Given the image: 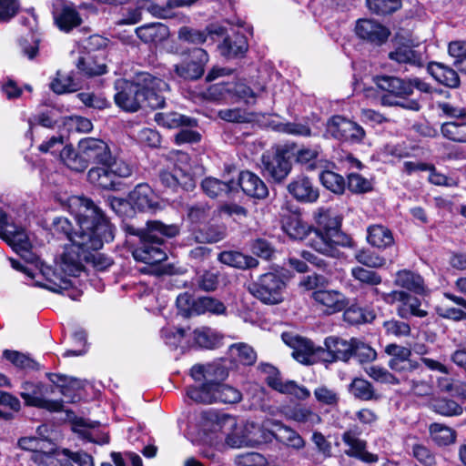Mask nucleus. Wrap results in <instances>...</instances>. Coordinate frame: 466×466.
Masks as SVG:
<instances>
[{
  "instance_id": "nucleus-13",
  "label": "nucleus",
  "mask_w": 466,
  "mask_h": 466,
  "mask_svg": "<svg viewBox=\"0 0 466 466\" xmlns=\"http://www.w3.org/2000/svg\"><path fill=\"white\" fill-rule=\"evenodd\" d=\"M377 86L396 96H405L412 94L413 89L429 93L431 86L420 78L401 79L396 76H383L376 79Z\"/></svg>"
},
{
  "instance_id": "nucleus-41",
  "label": "nucleus",
  "mask_w": 466,
  "mask_h": 466,
  "mask_svg": "<svg viewBox=\"0 0 466 466\" xmlns=\"http://www.w3.org/2000/svg\"><path fill=\"white\" fill-rule=\"evenodd\" d=\"M397 312L401 319H408L410 316L425 318L428 315V310L422 308L420 299L409 293L407 298H405L404 303L399 305Z\"/></svg>"
},
{
  "instance_id": "nucleus-1",
  "label": "nucleus",
  "mask_w": 466,
  "mask_h": 466,
  "mask_svg": "<svg viewBox=\"0 0 466 466\" xmlns=\"http://www.w3.org/2000/svg\"><path fill=\"white\" fill-rule=\"evenodd\" d=\"M68 211L74 216L77 230L74 232L71 222L66 218H56L53 221L54 229L65 234L71 244L66 246L61 256L59 270L45 265L30 252L31 243L27 233L22 227L9 222L7 215L0 209V238L25 259L35 263L39 273L46 279L45 283L37 284L51 291L66 292L76 299L78 292L71 289L72 282L67 277L77 276L84 269L85 262H93L101 268L109 267L112 261L105 258L101 266L97 260L100 254L93 251L100 249L105 242L114 239V228L101 210L89 198L72 196L67 199Z\"/></svg>"
},
{
  "instance_id": "nucleus-59",
  "label": "nucleus",
  "mask_w": 466,
  "mask_h": 466,
  "mask_svg": "<svg viewBox=\"0 0 466 466\" xmlns=\"http://www.w3.org/2000/svg\"><path fill=\"white\" fill-rule=\"evenodd\" d=\"M365 372L374 380L380 383L400 384V381L383 367L370 365L365 368Z\"/></svg>"
},
{
  "instance_id": "nucleus-53",
  "label": "nucleus",
  "mask_w": 466,
  "mask_h": 466,
  "mask_svg": "<svg viewBox=\"0 0 466 466\" xmlns=\"http://www.w3.org/2000/svg\"><path fill=\"white\" fill-rule=\"evenodd\" d=\"M442 135L452 141L466 143V122H447L441 126Z\"/></svg>"
},
{
  "instance_id": "nucleus-30",
  "label": "nucleus",
  "mask_w": 466,
  "mask_h": 466,
  "mask_svg": "<svg viewBox=\"0 0 466 466\" xmlns=\"http://www.w3.org/2000/svg\"><path fill=\"white\" fill-rule=\"evenodd\" d=\"M325 346L330 361H348L352 357V339L346 340L337 337H329L325 339Z\"/></svg>"
},
{
  "instance_id": "nucleus-22",
  "label": "nucleus",
  "mask_w": 466,
  "mask_h": 466,
  "mask_svg": "<svg viewBox=\"0 0 466 466\" xmlns=\"http://www.w3.org/2000/svg\"><path fill=\"white\" fill-rule=\"evenodd\" d=\"M262 164L265 175L277 182L285 179L291 170L290 162L280 151H278L273 156L263 155Z\"/></svg>"
},
{
  "instance_id": "nucleus-42",
  "label": "nucleus",
  "mask_w": 466,
  "mask_h": 466,
  "mask_svg": "<svg viewBox=\"0 0 466 466\" xmlns=\"http://www.w3.org/2000/svg\"><path fill=\"white\" fill-rule=\"evenodd\" d=\"M68 451L52 450L51 451H40L32 455V460L44 466H66Z\"/></svg>"
},
{
  "instance_id": "nucleus-58",
  "label": "nucleus",
  "mask_w": 466,
  "mask_h": 466,
  "mask_svg": "<svg viewBox=\"0 0 466 466\" xmlns=\"http://www.w3.org/2000/svg\"><path fill=\"white\" fill-rule=\"evenodd\" d=\"M435 412L443 416H458L463 411V408L456 401L450 399H441L432 404Z\"/></svg>"
},
{
  "instance_id": "nucleus-9",
  "label": "nucleus",
  "mask_w": 466,
  "mask_h": 466,
  "mask_svg": "<svg viewBox=\"0 0 466 466\" xmlns=\"http://www.w3.org/2000/svg\"><path fill=\"white\" fill-rule=\"evenodd\" d=\"M140 81L136 76L134 81L117 79L115 83V102L118 107L127 112H137L144 104Z\"/></svg>"
},
{
  "instance_id": "nucleus-44",
  "label": "nucleus",
  "mask_w": 466,
  "mask_h": 466,
  "mask_svg": "<svg viewBox=\"0 0 466 466\" xmlns=\"http://www.w3.org/2000/svg\"><path fill=\"white\" fill-rule=\"evenodd\" d=\"M155 120L159 126L167 128H177L181 126L193 127L197 125L196 120L177 112L157 113L155 115Z\"/></svg>"
},
{
  "instance_id": "nucleus-54",
  "label": "nucleus",
  "mask_w": 466,
  "mask_h": 466,
  "mask_svg": "<svg viewBox=\"0 0 466 466\" xmlns=\"http://www.w3.org/2000/svg\"><path fill=\"white\" fill-rule=\"evenodd\" d=\"M343 318L346 322L357 325L371 321L375 315L372 311L364 310L358 306H351L345 309Z\"/></svg>"
},
{
  "instance_id": "nucleus-49",
  "label": "nucleus",
  "mask_w": 466,
  "mask_h": 466,
  "mask_svg": "<svg viewBox=\"0 0 466 466\" xmlns=\"http://www.w3.org/2000/svg\"><path fill=\"white\" fill-rule=\"evenodd\" d=\"M87 177L92 184L99 187L111 189L115 187L114 177L109 167L106 166L91 168Z\"/></svg>"
},
{
  "instance_id": "nucleus-60",
  "label": "nucleus",
  "mask_w": 466,
  "mask_h": 466,
  "mask_svg": "<svg viewBox=\"0 0 466 466\" xmlns=\"http://www.w3.org/2000/svg\"><path fill=\"white\" fill-rule=\"evenodd\" d=\"M355 259L360 263L369 268H381L385 265L386 260L384 258L377 255L369 249L358 250L354 255Z\"/></svg>"
},
{
  "instance_id": "nucleus-2",
  "label": "nucleus",
  "mask_w": 466,
  "mask_h": 466,
  "mask_svg": "<svg viewBox=\"0 0 466 466\" xmlns=\"http://www.w3.org/2000/svg\"><path fill=\"white\" fill-rule=\"evenodd\" d=\"M127 232L140 239L139 246L132 252L134 258L146 264H157L167 258L163 238L176 237L179 228L175 224L167 225L159 220H150L147 222L145 228L127 226Z\"/></svg>"
},
{
  "instance_id": "nucleus-43",
  "label": "nucleus",
  "mask_w": 466,
  "mask_h": 466,
  "mask_svg": "<svg viewBox=\"0 0 466 466\" xmlns=\"http://www.w3.org/2000/svg\"><path fill=\"white\" fill-rule=\"evenodd\" d=\"M218 259L223 264L238 268H255L258 264L256 258L237 251H223Z\"/></svg>"
},
{
  "instance_id": "nucleus-23",
  "label": "nucleus",
  "mask_w": 466,
  "mask_h": 466,
  "mask_svg": "<svg viewBox=\"0 0 466 466\" xmlns=\"http://www.w3.org/2000/svg\"><path fill=\"white\" fill-rule=\"evenodd\" d=\"M356 35L375 45L383 44L390 35V31L372 19H359L355 26Z\"/></svg>"
},
{
  "instance_id": "nucleus-8",
  "label": "nucleus",
  "mask_w": 466,
  "mask_h": 466,
  "mask_svg": "<svg viewBox=\"0 0 466 466\" xmlns=\"http://www.w3.org/2000/svg\"><path fill=\"white\" fill-rule=\"evenodd\" d=\"M187 395L196 402L200 403H237L242 395L238 390L227 384H219L210 390L208 386L189 387Z\"/></svg>"
},
{
  "instance_id": "nucleus-31",
  "label": "nucleus",
  "mask_w": 466,
  "mask_h": 466,
  "mask_svg": "<svg viewBox=\"0 0 466 466\" xmlns=\"http://www.w3.org/2000/svg\"><path fill=\"white\" fill-rule=\"evenodd\" d=\"M404 382L407 383L410 391L416 396L426 397L433 393L432 378L422 370L417 373H410V377H407Z\"/></svg>"
},
{
  "instance_id": "nucleus-19",
  "label": "nucleus",
  "mask_w": 466,
  "mask_h": 466,
  "mask_svg": "<svg viewBox=\"0 0 466 466\" xmlns=\"http://www.w3.org/2000/svg\"><path fill=\"white\" fill-rule=\"evenodd\" d=\"M342 441L349 447L345 453L366 463L377 462L379 458L376 454L369 452L367 442L359 437V433L352 429L347 430L342 434Z\"/></svg>"
},
{
  "instance_id": "nucleus-10",
  "label": "nucleus",
  "mask_w": 466,
  "mask_h": 466,
  "mask_svg": "<svg viewBox=\"0 0 466 466\" xmlns=\"http://www.w3.org/2000/svg\"><path fill=\"white\" fill-rule=\"evenodd\" d=\"M143 92L144 103L150 108L157 109L165 105V93L169 91V86L162 79L152 75L141 72L137 74Z\"/></svg>"
},
{
  "instance_id": "nucleus-33",
  "label": "nucleus",
  "mask_w": 466,
  "mask_h": 466,
  "mask_svg": "<svg viewBox=\"0 0 466 466\" xmlns=\"http://www.w3.org/2000/svg\"><path fill=\"white\" fill-rule=\"evenodd\" d=\"M287 419L306 427H314L321 422V417L311 408L296 405L288 409L285 412Z\"/></svg>"
},
{
  "instance_id": "nucleus-29",
  "label": "nucleus",
  "mask_w": 466,
  "mask_h": 466,
  "mask_svg": "<svg viewBox=\"0 0 466 466\" xmlns=\"http://www.w3.org/2000/svg\"><path fill=\"white\" fill-rule=\"evenodd\" d=\"M389 57L399 64H408L418 67H421L426 64V57L423 52L407 45L397 47L389 54Z\"/></svg>"
},
{
  "instance_id": "nucleus-4",
  "label": "nucleus",
  "mask_w": 466,
  "mask_h": 466,
  "mask_svg": "<svg viewBox=\"0 0 466 466\" xmlns=\"http://www.w3.org/2000/svg\"><path fill=\"white\" fill-rule=\"evenodd\" d=\"M285 289V276L280 272L265 273L249 286V291L255 298L269 305L279 304L283 300Z\"/></svg>"
},
{
  "instance_id": "nucleus-56",
  "label": "nucleus",
  "mask_w": 466,
  "mask_h": 466,
  "mask_svg": "<svg viewBox=\"0 0 466 466\" xmlns=\"http://www.w3.org/2000/svg\"><path fill=\"white\" fill-rule=\"evenodd\" d=\"M228 377V370L218 363L207 365L206 382L201 386H208L210 390L220 384Z\"/></svg>"
},
{
  "instance_id": "nucleus-64",
  "label": "nucleus",
  "mask_w": 466,
  "mask_h": 466,
  "mask_svg": "<svg viewBox=\"0 0 466 466\" xmlns=\"http://www.w3.org/2000/svg\"><path fill=\"white\" fill-rule=\"evenodd\" d=\"M348 188L352 193H366L372 189V183L361 175L352 172L348 175Z\"/></svg>"
},
{
  "instance_id": "nucleus-32",
  "label": "nucleus",
  "mask_w": 466,
  "mask_h": 466,
  "mask_svg": "<svg viewBox=\"0 0 466 466\" xmlns=\"http://www.w3.org/2000/svg\"><path fill=\"white\" fill-rule=\"evenodd\" d=\"M394 284L419 295L427 292L423 279L419 274L407 269L399 270L396 273Z\"/></svg>"
},
{
  "instance_id": "nucleus-24",
  "label": "nucleus",
  "mask_w": 466,
  "mask_h": 466,
  "mask_svg": "<svg viewBox=\"0 0 466 466\" xmlns=\"http://www.w3.org/2000/svg\"><path fill=\"white\" fill-rule=\"evenodd\" d=\"M295 162L307 170H315L326 167L327 160L324 158L322 148L319 145L301 147L293 154Z\"/></svg>"
},
{
  "instance_id": "nucleus-37",
  "label": "nucleus",
  "mask_w": 466,
  "mask_h": 466,
  "mask_svg": "<svg viewBox=\"0 0 466 466\" xmlns=\"http://www.w3.org/2000/svg\"><path fill=\"white\" fill-rule=\"evenodd\" d=\"M428 71L438 82L449 87H457L460 84L457 72L441 63H431Z\"/></svg>"
},
{
  "instance_id": "nucleus-16",
  "label": "nucleus",
  "mask_w": 466,
  "mask_h": 466,
  "mask_svg": "<svg viewBox=\"0 0 466 466\" xmlns=\"http://www.w3.org/2000/svg\"><path fill=\"white\" fill-rule=\"evenodd\" d=\"M78 149L82 152L87 166L89 163H97L104 166L111 162V150L108 145L102 139L95 137L83 138L78 143Z\"/></svg>"
},
{
  "instance_id": "nucleus-28",
  "label": "nucleus",
  "mask_w": 466,
  "mask_h": 466,
  "mask_svg": "<svg viewBox=\"0 0 466 466\" xmlns=\"http://www.w3.org/2000/svg\"><path fill=\"white\" fill-rule=\"evenodd\" d=\"M238 185L244 193L252 198H264L268 194L265 183L257 175L249 171H242L239 174Z\"/></svg>"
},
{
  "instance_id": "nucleus-6",
  "label": "nucleus",
  "mask_w": 466,
  "mask_h": 466,
  "mask_svg": "<svg viewBox=\"0 0 466 466\" xmlns=\"http://www.w3.org/2000/svg\"><path fill=\"white\" fill-rule=\"evenodd\" d=\"M177 307L185 317L207 313L226 316L228 312L226 305L217 298L205 296L194 299L188 293L180 294L177 298Z\"/></svg>"
},
{
  "instance_id": "nucleus-46",
  "label": "nucleus",
  "mask_w": 466,
  "mask_h": 466,
  "mask_svg": "<svg viewBox=\"0 0 466 466\" xmlns=\"http://www.w3.org/2000/svg\"><path fill=\"white\" fill-rule=\"evenodd\" d=\"M349 390L355 398L361 400L379 399L371 383L362 378H355L350 384Z\"/></svg>"
},
{
  "instance_id": "nucleus-7",
  "label": "nucleus",
  "mask_w": 466,
  "mask_h": 466,
  "mask_svg": "<svg viewBox=\"0 0 466 466\" xmlns=\"http://www.w3.org/2000/svg\"><path fill=\"white\" fill-rule=\"evenodd\" d=\"M21 389L20 396L28 406L45 409L49 411H59L63 408L61 400L49 399V396L55 390L53 385L25 381L22 384Z\"/></svg>"
},
{
  "instance_id": "nucleus-12",
  "label": "nucleus",
  "mask_w": 466,
  "mask_h": 466,
  "mask_svg": "<svg viewBox=\"0 0 466 466\" xmlns=\"http://www.w3.org/2000/svg\"><path fill=\"white\" fill-rule=\"evenodd\" d=\"M212 422L211 431L219 433L225 438L228 446L231 448H243L244 446H235L233 442L242 441L246 437L245 426H238L237 419L228 414H210Z\"/></svg>"
},
{
  "instance_id": "nucleus-39",
  "label": "nucleus",
  "mask_w": 466,
  "mask_h": 466,
  "mask_svg": "<svg viewBox=\"0 0 466 466\" xmlns=\"http://www.w3.org/2000/svg\"><path fill=\"white\" fill-rule=\"evenodd\" d=\"M368 242L378 248H385L393 244V236L390 229L381 225H373L368 228Z\"/></svg>"
},
{
  "instance_id": "nucleus-17",
  "label": "nucleus",
  "mask_w": 466,
  "mask_h": 466,
  "mask_svg": "<svg viewBox=\"0 0 466 466\" xmlns=\"http://www.w3.org/2000/svg\"><path fill=\"white\" fill-rule=\"evenodd\" d=\"M384 351L390 357L389 367L396 372L412 373L420 368L419 362L410 359L411 350L407 347L391 343L385 347Z\"/></svg>"
},
{
  "instance_id": "nucleus-36",
  "label": "nucleus",
  "mask_w": 466,
  "mask_h": 466,
  "mask_svg": "<svg viewBox=\"0 0 466 466\" xmlns=\"http://www.w3.org/2000/svg\"><path fill=\"white\" fill-rule=\"evenodd\" d=\"M273 425L278 427L277 431H273V439L296 450H300L305 446L303 438L296 431L276 420Z\"/></svg>"
},
{
  "instance_id": "nucleus-48",
  "label": "nucleus",
  "mask_w": 466,
  "mask_h": 466,
  "mask_svg": "<svg viewBox=\"0 0 466 466\" xmlns=\"http://www.w3.org/2000/svg\"><path fill=\"white\" fill-rule=\"evenodd\" d=\"M56 21L60 29L69 31L81 24V17L76 8L72 5H65L56 14Z\"/></svg>"
},
{
  "instance_id": "nucleus-35",
  "label": "nucleus",
  "mask_w": 466,
  "mask_h": 466,
  "mask_svg": "<svg viewBox=\"0 0 466 466\" xmlns=\"http://www.w3.org/2000/svg\"><path fill=\"white\" fill-rule=\"evenodd\" d=\"M137 35L145 43H159L167 38L169 31L162 23H151L136 29Z\"/></svg>"
},
{
  "instance_id": "nucleus-25",
  "label": "nucleus",
  "mask_w": 466,
  "mask_h": 466,
  "mask_svg": "<svg viewBox=\"0 0 466 466\" xmlns=\"http://www.w3.org/2000/svg\"><path fill=\"white\" fill-rule=\"evenodd\" d=\"M267 367L274 373L267 378L268 385L273 390L282 394L292 395L301 400H304L310 396V392L306 387L298 385L293 380L282 381L272 366L268 365Z\"/></svg>"
},
{
  "instance_id": "nucleus-45",
  "label": "nucleus",
  "mask_w": 466,
  "mask_h": 466,
  "mask_svg": "<svg viewBox=\"0 0 466 466\" xmlns=\"http://www.w3.org/2000/svg\"><path fill=\"white\" fill-rule=\"evenodd\" d=\"M60 158L70 169L77 172L84 171L88 166L82 152H76L72 146H65L60 152Z\"/></svg>"
},
{
  "instance_id": "nucleus-63",
  "label": "nucleus",
  "mask_w": 466,
  "mask_h": 466,
  "mask_svg": "<svg viewBox=\"0 0 466 466\" xmlns=\"http://www.w3.org/2000/svg\"><path fill=\"white\" fill-rule=\"evenodd\" d=\"M351 276L360 283L370 286H377L382 281L380 275L377 272L366 269L362 267L352 268Z\"/></svg>"
},
{
  "instance_id": "nucleus-26",
  "label": "nucleus",
  "mask_w": 466,
  "mask_h": 466,
  "mask_svg": "<svg viewBox=\"0 0 466 466\" xmlns=\"http://www.w3.org/2000/svg\"><path fill=\"white\" fill-rule=\"evenodd\" d=\"M282 229L292 239L302 240L307 237H313V231L310 225L302 219L296 213L286 215L282 218Z\"/></svg>"
},
{
  "instance_id": "nucleus-34",
  "label": "nucleus",
  "mask_w": 466,
  "mask_h": 466,
  "mask_svg": "<svg viewBox=\"0 0 466 466\" xmlns=\"http://www.w3.org/2000/svg\"><path fill=\"white\" fill-rule=\"evenodd\" d=\"M220 54L226 57H236L248 50L246 37L240 33L228 35L218 46Z\"/></svg>"
},
{
  "instance_id": "nucleus-20",
  "label": "nucleus",
  "mask_w": 466,
  "mask_h": 466,
  "mask_svg": "<svg viewBox=\"0 0 466 466\" xmlns=\"http://www.w3.org/2000/svg\"><path fill=\"white\" fill-rule=\"evenodd\" d=\"M274 420L264 421L262 425L248 421L245 426L246 437L242 441L233 442L235 446L255 447L258 444L268 443L273 440V431L268 430Z\"/></svg>"
},
{
  "instance_id": "nucleus-51",
  "label": "nucleus",
  "mask_w": 466,
  "mask_h": 466,
  "mask_svg": "<svg viewBox=\"0 0 466 466\" xmlns=\"http://www.w3.org/2000/svg\"><path fill=\"white\" fill-rule=\"evenodd\" d=\"M321 184L335 194H342L345 190V179L342 176L330 170H322L319 174Z\"/></svg>"
},
{
  "instance_id": "nucleus-27",
  "label": "nucleus",
  "mask_w": 466,
  "mask_h": 466,
  "mask_svg": "<svg viewBox=\"0 0 466 466\" xmlns=\"http://www.w3.org/2000/svg\"><path fill=\"white\" fill-rule=\"evenodd\" d=\"M289 192L299 201L315 202L319 198V190L310 179L303 175L298 176L288 185Z\"/></svg>"
},
{
  "instance_id": "nucleus-61",
  "label": "nucleus",
  "mask_w": 466,
  "mask_h": 466,
  "mask_svg": "<svg viewBox=\"0 0 466 466\" xmlns=\"http://www.w3.org/2000/svg\"><path fill=\"white\" fill-rule=\"evenodd\" d=\"M206 97L214 101H221L231 98L232 84L219 82L210 86L207 90Z\"/></svg>"
},
{
  "instance_id": "nucleus-52",
  "label": "nucleus",
  "mask_w": 466,
  "mask_h": 466,
  "mask_svg": "<svg viewBox=\"0 0 466 466\" xmlns=\"http://www.w3.org/2000/svg\"><path fill=\"white\" fill-rule=\"evenodd\" d=\"M194 339L199 347L214 349L220 344L221 337L209 328H200L194 331Z\"/></svg>"
},
{
  "instance_id": "nucleus-11",
  "label": "nucleus",
  "mask_w": 466,
  "mask_h": 466,
  "mask_svg": "<svg viewBox=\"0 0 466 466\" xmlns=\"http://www.w3.org/2000/svg\"><path fill=\"white\" fill-rule=\"evenodd\" d=\"M326 130L332 137L351 143H361L365 137L362 127L341 116L330 117L327 123Z\"/></svg>"
},
{
  "instance_id": "nucleus-14",
  "label": "nucleus",
  "mask_w": 466,
  "mask_h": 466,
  "mask_svg": "<svg viewBox=\"0 0 466 466\" xmlns=\"http://www.w3.org/2000/svg\"><path fill=\"white\" fill-rule=\"evenodd\" d=\"M310 298L316 307L327 315L340 312L349 305L348 298L341 291L326 287L313 291Z\"/></svg>"
},
{
  "instance_id": "nucleus-15",
  "label": "nucleus",
  "mask_w": 466,
  "mask_h": 466,
  "mask_svg": "<svg viewBox=\"0 0 466 466\" xmlns=\"http://www.w3.org/2000/svg\"><path fill=\"white\" fill-rule=\"evenodd\" d=\"M208 59L206 50L195 48L189 53L187 60L174 66V72L180 78L197 80L203 76Z\"/></svg>"
},
{
  "instance_id": "nucleus-40",
  "label": "nucleus",
  "mask_w": 466,
  "mask_h": 466,
  "mask_svg": "<svg viewBox=\"0 0 466 466\" xmlns=\"http://www.w3.org/2000/svg\"><path fill=\"white\" fill-rule=\"evenodd\" d=\"M229 357L233 361L250 366L257 360V353L253 348L246 343L232 344L228 349Z\"/></svg>"
},
{
  "instance_id": "nucleus-57",
  "label": "nucleus",
  "mask_w": 466,
  "mask_h": 466,
  "mask_svg": "<svg viewBox=\"0 0 466 466\" xmlns=\"http://www.w3.org/2000/svg\"><path fill=\"white\" fill-rule=\"evenodd\" d=\"M226 236V230L222 227L210 226L196 233V240L201 243H216Z\"/></svg>"
},
{
  "instance_id": "nucleus-3",
  "label": "nucleus",
  "mask_w": 466,
  "mask_h": 466,
  "mask_svg": "<svg viewBox=\"0 0 466 466\" xmlns=\"http://www.w3.org/2000/svg\"><path fill=\"white\" fill-rule=\"evenodd\" d=\"M317 223L319 228L309 238V245L319 253L336 258L339 256V247L353 246L352 238L340 230L341 218L331 210H319Z\"/></svg>"
},
{
  "instance_id": "nucleus-5",
  "label": "nucleus",
  "mask_w": 466,
  "mask_h": 466,
  "mask_svg": "<svg viewBox=\"0 0 466 466\" xmlns=\"http://www.w3.org/2000/svg\"><path fill=\"white\" fill-rule=\"evenodd\" d=\"M189 156L187 153H177V163L171 170L165 169L159 173L161 184L176 191L178 187L185 190H192L196 186V179L191 172Z\"/></svg>"
},
{
  "instance_id": "nucleus-38",
  "label": "nucleus",
  "mask_w": 466,
  "mask_h": 466,
  "mask_svg": "<svg viewBox=\"0 0 466 466\" xmlns=\"http://www.w3.org/2000/svg\"><path fill=\"white\" fill-rule=\"evenodd\" d=\"M201 187L209 198H218L236 189L234 181L224 182L215 177H207L201 183Z\"/></svg>"
},
{
  "instance_id": "nucleus-47",
  "label": "nucleus",
  "mask_w": 466,
  "mask_h": 466,
  "mask_svg": "<svg viewBox=\"0 0 466 466\" xmlns=\"http://www.w3.org/2000/svg\"><path fill=\"white\" fill-rule=\"evenodd\" d=\"M77 69L87 76H100L106 73V65L98 63L96 56L91 54H85L78 57L76 62Z\"/></svg>"
},
{
  "instance_id": "nucleus-50",
  "label": "nucleus",
  "mask_w": 466,
  "mask_h": 466,
  "mask_svg": "<svg viewBox=\"0 0 466 466\" xmlns=\"http://www.w3.org/2000/svg\"><path fill=\"white\" fill-rule=\"evenodd\" d=\"M431 440L439 446H447L455 441V431L443 424L432 423L430 426Z\"/></svg>"
},
{
  "instance_id": "nucleus-18",
  "label": "nucleus",
  "mask_w": 466,
  "mask_h": 466,
  "mask_svg": "<svg viewBox=\"0 0 466 466\" xmlns=\"http://www.w3.org/2000/svg\"><path fill=\"white\" fill-rule=\"evenodd\" d=\"M281 338L285 344L293 349L294 359L303 364L311 363L315 352L320 350V348H316L311 340L289 332H284Z\"/></svg>"
},
{
  "instance_id": "nucleus-21",
  "label": "nucleus",
  "mask_w": 466,
  "mask_h": 466,
  "mask_svg": "<svg viewBox=\"0 0 466 466\" xmlns=\"http://www.w3.org/2000/svg\"><path fill=\"white\" fill-rule=\"evenodd\" d=\"M128 198L130 205L140 211L156 212L161 209L157 196L147 184H138Z\"/></svg>"
},
{
  "instance_id": "nucleus-55",
  "label": "nucleus",
  "mask_w": 466,
  "mask_h": 466,
  "mask_svg": "<svg viewBox=\"0 0 466 466\" xmlns=\"http://www.w3.org/2000/svg\"><path fill=\"white\" fill-rule=\"evenodd\" d=\"M352 356H355L360 363H368L376 360L377 352L370 345L352 338Z\"/></svg>"
},
{
  "instance_id": "nucleus-62",
  "label": "nucleus",
  "mask_w": 466,
  "mask_h": 466,
  "mask_svg": "<svg viewBox=\"0 0 466 466\" xmlns=\"http://www.w3.org/2000/svg\"><path fill=\"white\" fill-rule=\"evenodd\" d=\"M367 5L377 15H387L400 7V0H367Z\"/></svg>"
}]
</instances>
